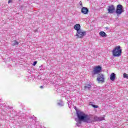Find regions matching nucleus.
I'll return each mask as SVG.
<instances>
[{"label": "nucleus", "instance_id": "8", "mask_svg": "<svg viewBox=\"0 0 128 128\" xmlns=\"http://www.w3.org/2000/svg\"><path fill=\"white\" fill-rule=\"evenodd\" d=\"M81 12L84 14H88V9L86 7H82L81 10Z\"/></svg>", "mask_w": 128, "mask_h": 128}, {"label": "nucleus", "instance_id": "10", "mask_svg": "<svg viewBox=\"0 0 128 128\" xmlns=\"http://www.w3.org/2000/svg\"><path fill=\"white\" fill-rule=\"evenodd\" d=\"M74 28L78 32V30H80V24H76V25L74 26Z\"/></svg>", "mask_w": 128, "mask_h": 128}, {"label": "nucleus", "instance_id": "14", "mask_svg": "<svg viewBox=\"0 0 128 128\" xmlns=\"http://www.w3.org/2000/svg\"><path fill=\"white\" fill-rule=\"evenodd\" d=\"M11 44L14 46H18V42L16 40H14L12 42Z\"/></svg>", "mask_w": 128, "mask_h": 128}, {"label": "nucleus", "instance_id": "1", "mask_svg": "<svg viewBox=\"0 0 128 128\" xmlns=\"http://www.w3.org/2000/svg\"><path fill=\"white\" fill-rule=\"evenodd\" d=\"M76 114L78 121L76 123L77 126H80L82 124V121L86 124H90L92 122V116L84 114V112L81 111H76Z\"/></svg>", "mask_w": 128, "mask_h": 128}, {"label": "nucleus", "instance_id": "9", "mask_svg": "<svg viewBox=\"0 0 128 128\" xmlns=\"http://www.w3.org/2000/svg\"><path fill=\"white\" fill-rule=\"evenodd\" d=\"M94 120L95 122H102V120H104V117H98L96 116L94 117Z\"/></svg>", "mask_w": 128, "mask_h": 128}, {"label": "nucleus", "instance_id": "15", "mask_svg": "<svg viewBox=\"0 0 128 128\" xmlns=\"http://www.w3.org/2000/svg\"><path fill=\"white\" fill-rule=\"evenodd\" d=\"M90 88H92V86H90V84H89L84 86V90H90Z\"/></svg>", "mask_w": 128, "mask_h": 128}, {"label": "nucleus", "instance_id": "18", "mask_svg": "<svg viewBox=\"0 0 128 128\" xmlns=\"http://www.w3.org/2000/svg\"><path fill=\"white\" fill-rule=\"evenodd\" d=\"M38 70H42V65H40Z\"/></svg>", "mask_w": 128, "mask_h": 128}, {"label": "nucleus", "instance_id": "5", "mask_svg": "<svg viewBox=\"0 0 128 128\" xmlns=\"http://www.w3.org/2000/svg\"><path fill=\"white\" fill-rule=\"evenodd\" d=\"M76 36L79 38H82L84 36H86V32L82 31V30H80L77 31V33L76 34Z\"/></svg>", "mask_w": 128, "mask_h": 128}, {"label": "nucleus", "instance_id": "3", "mask_svg": "<svg viewBox=\"0 0 128 128\" xmlns=\"http://www.w3.org/2000/svg\"><path fill=\"white\" fill-rule=\"evenodd\" d=\"M122 12H124V6L122 4H118L116 6V13L118 15V16Z\"/></svg>", "mask_w": 128, "mask_h": 128}, {"label": "nucleus", "instance_id": "22", "mask_svg": "<svg viewBox=\"0 0 128 128\" xmlns=\"http://www.w3.org/2000/svg\"><path fill=\"white\" fill-rule=\"evenodd\" d=\"M40 88H44V86H40Z\"/></svg>", "mask_w": 128, "mask_h": 128}, {"label": "nucleus", "instance_id": "19", "mask_svg": "<svg viewBox=\"0 0 128 128\" xmlns=\"http://www.w3.org/2000/svg\"><path fill=\"white\" fill-rule=\"evenodd\" d=\"M36 64H38V62L37 61H35L33 62L32 64V66H36Z\"/></svg>", "mask_w": 128, "mask_h": 128}, {"label": "nucleus", "instance_id": "6", "mask_svg": "<svg viewBox=\"0 0 128 128\" xmlns=\"http://www.w3.org/2000/svg\"><path fill=\"white\" fill-rule=\"evenodd\" d=\"M97 80L98 82H104V74H98L97 77Z\"/></svg>", "mask_w": 128, "mask_h": 128}, {"label": "nucleus", "instance_id": "4", "mask_svg": "<svg viewBox=\"0 0 128 128\" xmlns=\"http://www.w3.org/2000/svg\"><path fill=\"white\" fill-rule=\"evenodd\" d=\"M100 72H102V66H98L94 68L92 74L94 76L96 74H98Z\"/></svg>", "mask_w": 128, "mask_h": 128}, {"label": "nucleus", "instance_id": "17", "mask_svg": "<svg viewBox=\"0 0 128 128\" xmlns=\"http://www.w3.org/2000/svg\"><path fill=\"white\" fill-rule=\"evenodd\" d=\"M92 106V108H98V106H96V105H94L93 104H91Z\"/></svg>", "mask_w": 128, "mask_h": 128}, {"label": "nucleus", "instance_id": "13", "mask_svg": "<svg viewBox=\"0 0 128 128\" xmlns=\"http://www.w3.org/2000/svg\"><path fill=\"white\" fill-rule=\"evenodd\" d=\"M100 36H102V37L107 36L106 34L104 32H102V31L100 32Z\"/></svg>", "mask_w": 128, "mask_h": 128}, {"label": "nucleus", "instance_id": "11", "mask_svg": "<svg viewBox=\"0 0 128 128\" xmlns=\"http://www.w3.org/2000/svg\"><path fill=\"white\" fill-rule=\"evenodd\" d=\"M110 80L114 82L116 80V74L114 73H112L110 75Z\"/></svg>", "mask_w": 128, "mask_h": 128}, {"label": "nucleus", "instance_id": "12", "mask_svg": "<svg viewBox=\"0 0 128 128\" xmlns=\"http://www.w3.org/2000/svg\"><path fill=\"white\" fill-rule=\"evenodd\" d=\"M57 104L59 106H64V102L62 100H59L57 102Z\"/></svg>", "mask_w": 128, "mask_h": 128}, {"label": "nucleus", "instance_id": "2", "mask_svg": "<svg viewBox=\"0 0 128 128\" xmlns=\"http://www.w3.org/2000/svg\"><path fill=\"white\" fill-rule=\"evenodd\" d=\"M113 56H122V49L120 46H117L112 51Z\"/></svg>", "mask_w": 128, "mask_h": 128}, {"label": "nucleus", "instance_id": "24", "mask_svg": "<svg viewBox=\"0 0 128 128\" xmlns=\"http://www.w3.org/2000/svg\"><path fill=\"white\" fill-rule=\"evenodd\" d=\"M75 120H76V118L75 119Z\"/></svg>", "mask_w": 128, "mask_h": 128}, {"label": "nucleus", "instance_id": "7", "mask_svg": "<svg viewBox=\"0 0 128 128\" xmlns=\"http://www.w3.org/2000/svg\"><path fill=\"white\" fill-rule=\"evenodd\" d=\"M108 10L109 14H114V10H116V8L114 5L109 6H108Z\"/></svg>", "mask_w": 128, "mask_h": 128}, {"label": "nucleus", "instance_id": "20", "mask_svg": "<svg viewBox=\"0 0 128 128\" xmlns=\"http://www.w3.org/2000/svg\"><path fill=\"white\" fill-rule=\"evenodd\" d=\"M79 4L81 6H82V1H80L79 2Z\"/></svg>", "mask_w": 128, "mask_h": 128}, {"label": "nucleus", "instance_id": "21", "mask_svg": "<svg viewBox=\"0 0 128 128\" xmlns=\"http://www.w3.org/2000/svg\"><path fill=\"white\" fill-rule=\"evenodd\" d=\"M11 2H12V0H9L8 2V4H10Z\"/></svg>", "mask_w": 128, "mask_h": 128}, {"label": "nucleus", "instance_id": "23", "mask_svg": "<svg viewBox=\"0 0 128 128\" xmlns=\"http://www.w3.org/2000/svg\"><path fill=\"white\" fill-rule=\"evenodd\" d=\"M38 32V30H35V32Z\"/></svg>", "mask_w": 128, "mask_h": 128}, {"label": "nucleus", "instance_id": "16", "mask_svg": "<svg viewBox=\"0 0 128 128\" xmlns=\"http://www.w3.org/2000/svg\"><path fill=\"white\" fill-rule=\"evenodd\" d=\"M123 76H124V78H126L128 79V74H126V73H124L123 74Z\"/></svg>", "mask_w": 128, "mask_h": 128}]
</instances>
